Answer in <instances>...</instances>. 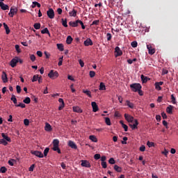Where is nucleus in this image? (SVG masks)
Returning <instances> with one entry per match:
<instances>
[{"instance_id": "35", "label": "nucleus", "mask_w": 178, "mask_h": 178, "mask_svg": "<svg viewBox=\"0 0 178 178\" xmlns=\"http://www.w3.org/2000/svg\"><path fill=\"white\" fill-rule=\"evenodd\" d=\"M33 27L35 29V30H40V29H41V24L35 23L34 24Z\"/></svg>"}, {"instance_id": "28", "label": "nucleus", "mask_w": 178, "mask_h": 178, "mask_svg": "<svg viewBox=\"0 0 178 178\" xmlns=\"http://www.w3.org/2000/svg\"><path fill=\"white\" fill-rule=\"evenodd\" d=\"M120 124H122L123 129H124V131H127V130L129 129V127H127V125H126L122 120L120 121Z\"/></svg>"}, {"instance_id": "2", "label": "nucleus", "mask_w": 178, "mask_h": 178, "mask_svg": "<svg viewBox=\"0 0 178 178\" xmlns=\"http://www.w3.org/2000/svg\"><path fill=\"white\" fill-rule=\"evenodd\" d=\"M130 88L134 92H137L143 88V86H141V84L140 83H132L130 85Z\"/></svg>"}, {"instance_id": "26", "label": "nucleus", "mask_w": 178, "mask_h": 178, "mask_svg": "<svg viewBox=\"0 0 178 178\" xmlns=\"http://www.w3.org/2000/svg\"><path fill=\"white\" fill-rule=\"evenodd\" d=\"M42 34H48L49 37H51V33L48 30V28H44L43 30L41 31Z\"/></svg>"}, {"instance_id": "32", "label": "nucleus", "mask_w": 178, "mask_h": 178, "mask_svg": "<svg viewBox=\"0 0 178 178\" xmlns=\"http://www.w3.org/2000/svg\"><path fill=\"white\" fill-rule=\"evenodd\" d=\"M126 103H127V106H129V108H131V109H133L134 108V104L133 103L130 102V101L127 100Z\"/></svg>"}, {"instance_id": "17", "label": "nucleus", "mask_w": 178, "mask_h": 178, "mask_svg": "<svg viewBox=\"0 0 178 178\" xmlns=\"http://www.w3.org/2000/svg\"><path fill=\"white\" fill-rule=\"evenodd\" d=\"M44 130L46 131H52V127L51 126V124H49V123H45Z\"/></svg>"}, {"instance_id": "1", "label": "nucleus", "mask_w": 178, "mask_h": 178, "mask_svg": "<svg viewBox=\"0 0 178 178\" xmlns=\"http://www.w3.org/2000/svg\"><path fill=\"white\" fill-rule=\"evenodd\" d=\"M124 118H125V120L128 121L129 123H134V124H129L132 130H136V129H138V120H134V117L126 113L124 114Z\"/></svg>"}, {"instance_id": "34", "label": "nucleus", "mask_w": 178, "mask_h": 178, "mask_svg": "<svg viewBox=\"0 0 178 178\" xmlns=\"http://www.w3.org/2000/svg\"><path fill=\"white\" fill-rule=\"evenodd\" d=\"M10 99L13 101V104L16 105L17 104V99H16V96L15 95H13Z\"/></svg>"}, {"instance_id": "36", "label": "nucleus", "mask_w": 178, "mask_h": 178, "mask_svg": "<svg viewBox=\"0 0 178 178\" xmlns=\"http://www.w3.org/2000/svg\"><path fill=\"white\" fill-rule=\"evenodd\" d=\"M53 151H56L58 154H60V149H59V146H53Z\"/></svg>"}, {"instance_id": "19", "label": "nucleus", "mask_w": 178, "mask_h": 178, "mask_svg": "<svg viewBox=\"0 0 178 178\" xmlns=\"http://www.w3.org/2000/svg\"><path fill=\"white\" fill-rule=\"evenodd\" d=\"M173 108H174V106H172V105H170L169 106H168L167 108H166V112H167V113H169V115H172V113H173Z\"/></svg>"}, {"instance_id": "27", "label": "nucleus", "mask_w": 178, "mask_h": 178, "mask_svg": "<svg viewBox=\"0 0 178 178\" xmlns=\"http://www.w3.org/2000/svg\"><path fill=\"white\" fill-rule=\"evenodd\" d=\"M73 41V38H72V36L68 35L67 37V40H66V43L68 44H72V42Z\"/></svg>"}, {"instance_id": "22", "label": "nucleus", "mask_w": 178, "mask_h": 178, "mask_svg": "<svg viewBox=\"0 0 178 178\" xmlns=\"http://www.w3.org/2000/svg\"><path fill=\"white\" fill-rule=\"evenodd\" d=\"M69 15L72 17H76V16H77V10L73 9L71 12L69 13Z\"/></svg>"}, {"instance_id": "12", "label": "nucleus", "mask_w": 178, "mask_h": 178, "mask_svg": "<svg viewBox=\"0 0 178 178\" xmlns=\"http://www.w3.org/2000/svg\"><path fill=\"white\" fill-rule=\"evenodd\" d=\"M92 107V111L93 112H98L99 111V108H98V105L97 104V102H92L91 103Z\"/></svg>"}, {"instance_id": "61", "label": "nucleus", "mask_w": 178, "mask_h": 178, "mask_svg": "<svg viewBox=\"0 0 178 178\" xmlns=\"http://www.w3.org/2000/svg\"><path fill=\"white\" fill-rule=\"evenodd\" d=\"M63 62V57H61V58H59V62L58 63V66H62Z\"/></svg>"}, {"instance_id": "64", "label": "nucleus", "mask_w": 178, "mask_h": 178, "mask_svg": "<svg viewBox=\"0 0 178 178\" xmlns=\"http://www.w3.org/2000/svg\"><path fill=\"white\" fill-rule=\"evenodd\" d=\"M34 167H35L34 164L31 165L29 168V172H33L34 170Z\"/></svg>"}, {"instance_id": "3", "label": "nucleus", "mask_w": 178, "mask_h": 178, "mask_svg": "<svg viewBox=\"0 0 178 178\" xmlns=\"http://www.w3.org/2000/svg\"><path fill=\"white\" fill-rule=\"evenodd\" d=\"M48 76L52 80H55V79L59 77V73H58V71L54 72V70H51L48 74Z\"/></svg>"}, {"instance_id": "50", "label": "nucleus", "mask_w": 178, "mask_h": 178, "mask_svg": "<svg viewBox=\"0 0 178 178\" xmlns=\"http://www.w3.org/2000/svg\"><path fill=\"white\" fill-rule=\"evenodd\" d=\"M94 158L96 161H98V159H101V154H96L94 155Z\"/></svg>"}, {"instance_id": "58", "label": "nucleus", "mask_w": 178, "mask_h": 178, "mask_svg": "<svg viewBox=\"0 0 178 178\" xmlns=\"http://www.w3.org/2000/svg\"><path fill=\"white\" fill-rule=\"evenodd\" d=\"M15 49H16L17 52H18V54H20L21 50H20V46H19V44L15 45Z\"/></svg>"}, {"instance_id": "13", "label": "nucleus", "mask_w": 178, "mask_h": 178, "mask_svg": "<svg viewBox=\"0 0 178 178\" xmlns=\"http://www.w3.org/2000/svg\"><path fill=\"white\" fill-rule=\"evenodd\" d=\"M68 145L70 147V148H72L73 149H77V145L72 140H70L68 142Z\"/></svg>"}, {"instance_id": "29", "label": "nucleus", "mask_w": 178, "mask_h": 178, "mask_svg": "<svg viewBox=\"0 0 178 178\" xmlns=\"http://www.w3.org/2000/svg\"><path fill=\"white\" fill-rule=\"evenodd\" d=\"M114 170H115V172H118V173H120V172H122V168L119 167V165H114Z\"/></svg>"}, {"instance_id": "21", "label": "nucleus", "mask_w": 178, "mask_h": 178, "mask_svg": "<svg viewBox=\"0 0 178 178\" xmlns=\"http://www.w3.org/2000/svg\"><path fill=\"white\" fill-rule=\"evenodd\" d=\"M99 90L100 91H105V90H106V86H105V83L104 82L100 83Z\"/></svg>"}, {"instance_id": "5", "label": "nucleus", "mask_w": 178, "mask_h": 178, "mask_svg": "<svg viewBox=\"0 0 178 178\" xmlns=\"http://www.w3.org/2000/svg\"><path fill=\"white\" fill-rule=\"evenodd\" d=\"M17 8L16 7H11L10 10V13H8L10 17H13L16 13H17Z\"/></svg>"}, {"instance_id": "52", "label": "nucleus", "mask_w": 178, "mask_h": 178, "mask_svg": "<svg viewBox=\"0 0 178 178\" xmlns=\"http://www.w3.org/2000/svg\"><path fill=\"white\" fill-rule=\"evenodd\" d=\"M106 38H107V41H111V40H112V34L107 33L106 34Z\"/></svg>"}, {"instance_id": "53", "label": "nucleus", "mask_w": 178, "mask_h": 178, "mask_svg": "<svg viewBox=\"0 0 178 178\" xmlns=\"http://www.w3.org/2000/svg\"><path fill=\"white\" fill-rule=\"evenodd\" d=\"M102 166L103 168V169H106L108 168V165L106 164V162H102Z\"/></svg>"}, {"instance_id": "24", "label": "nucleus", "mask_w": 178, "mask_h": 178, "mask_svg": "<svg viewBox=\"0 0 178 178\" xmlns=\"http://www.w3.org/2000/svg\"><path fill=\"white\" fill-rule=\"evenodd\" d=\"M89 139L92 141V143H97L98 142V139L97 138V137L94 135H91L89 136Z\"/></svg>"}, {"instance_id": "57", "label": "nucleus", "mask_w": 178, "mask_h": 178, "mask_svg": "<svg viewBox=\"0 0 178 178\" xmlns=\"http://www.w3.org/2000/svg\"><path fill=\"white\" fill-rule=\"evenodd\" d=\"M13 162H16V161L15 159H11L8 161V164L10 165V166H13Z\"/></svg>"}, {"instance_id": "25", "label": "nucleus", "mask_w": 178, "mask_h": 178, "mask_svg": "<svg viewBox=\"0 0 178 178\" xmlns=\"http://www.w3.org/2000/svg\"><path fill=\"white\" fill-rule=\"evenodd\" d=\"M140 79L142 80V83L144 84L145 83H147L148 81V77L147 76H144L143 74H142L140 76Z\"/></svg>"}, {"instance_id": "6", "label": "nucleus", "mask_w": 178, "mask_h": 178, "mask_svg": "<svg viewBox=\"0 0 178 178\" xmlns=\"http://www.w3.org/2000/svg\"><path fill=\"white\" fill-rule=\"evenodd\" d=\"M115 56L116 58H118V56H122V55H123V52L122 51V50L120 49V47H116L115 48Z\"/></svg>"}, {"instance_id": "18", "label": "nucleus", "mask_w": 178, "mask_h": 178, "mask_svg": "<svg viewBox=\"0 0 178 178\" xmlns=\"http://www.w3.org/2000/svg\"><path fill=\"white\" fill-rule=\"evenodd\" d=\"M72 109H73L74 112H76V113H83V110L81 108H80V107H79V106H73Z\"/></svg>"}, {"instance_id": "30", "label": "nucleus", "mask_w": 178, "mask_h": 178, "mask_svg": "<svg viewBox=\"0 0 178 178\" xmlns=\"http://www.w3.org/2000/svg\"><path fill=\"white\" fill-rule=\"evenodd\" d=\"M61 23L64 27H67V19H64L63 18H62Z\"/></svg>"}, {"instance_id": "4", "label": "nucleus", "mask_w": 178, "mask_h": 178, "mask_svg": "<svg viewBox=\"0 0 178 178\" xmlns=\"http://www.w3.org/2000/svg\"><path fill=\"white\" fill-rule=\"evenodd\" d=\"M47 15L49 19H54L55 17V12L54 11V9L49 8L47 11Z\"/></svg>"}, {"instance_id": "49", "label": "nucleus", "mask_w": 178, "mask_h": 178, "mask_svg": "<svg viewBox=\"0 0 178 178\" xmlns=\"http://www.w3.org/2000/svg\"><path fill=\"white\" fill-rule=\"evenodd\" d=\"M15 106H17L19 108H26V104L23 103H19V104H15Z\"/></svg>"}, {"instance_id": "63", "label": "nucleus", "mask_w": 178, "mask_h": 178, "mask_svg": "<svg viewBox=\"0 0 178 178\" xmlns=\"http://www.w3.org/2000/svg\"><path fill=\"white\" fill-rule=\"evenodd\" d=\"M93 25L98 26L99 24V20H95L92 22Z\"/></svg>"}, {"instance_id": "42", "label": "nucleus", "mask_w": 178, "mask_h": 178, "mask_svg": "<svg viewBox=\"0 0 178 178\" xmlns=\"http://www.w3.org/2000/svg\"><path fill=\"white\" fill-rule=\"evenodd\" d=\"M108 163H110L111 165H115L116 163V161H115V159L111 158L108 160Z\"/></svg>"}, {"instance_id": "48", "label": "nucleus", "mask_w": 178, "mask_h": 178, "mask_svg": "<svg viewBox=\"0 0 178 178\" xmlns=\"http://www.w3.org/2000/svg\"><path fill=\"white\" fill-rule=\"evenodd\" d=\"M48 152H49V148L46 147L44 150V156H47L48 155Z\"/></svg>"}, {"instance_id": "10", "label": "nucleus", "mask_w": 178, "mask_h": 178, "mask_svg": "<svg viewBox=\"0 0 178 178\" xmlns=\"http://www.w3.org/2000/svg\"><path fill=\"white\" fill-rule=\"evenodd\" d=\"M18 60L17 57H15V58H13L10 61V66L11 67H16V65H17Z\"/></svg>"}, {"instance_id": "56", "label": "nucleus", "mask_w": 178, "mask_h": 178, "mask_svg": "<svg viewBox=\"0 0 178 178\" xmlns=\"http://www.w3.org/2000/svg\"><path fill=\"white\" fill-rule=\"evenodd\" d=\"M139 151L144 152V151H145V146L144 145H141L139 148Z\"/></svg>"}, {"instance_id": "39", "label": "nucleus", "mask_w": 178, "mask_h": 178, "mask_svg": "<svg viewBox=\"0 0 178 178\" xmlns=\"http://www.w3.org/2000/svg\"><path fill=\"white\" fill-rule=\"evenodd\" d=\"M23 102L24 104H30V102H31V99H30V97H26L24 100Z\"/></svg>"}, {"instance_id": "51", "label": "nucleus", "mask_w": 178, "mask_h": 178, "mask_svg": "<svg viewBox=\"0 0 178 178\" xmlns=\"http://www.w3.org/2000/svg\"><path fill=\"white\" fill-rule=\"evenodd\" d=\"M16 89L17 94H20V92H22V88L20 87V86H17Z\"/></svg>"}, {"instance_id": "59", "label": "nucleus", "mask_w": 178, "mask_h": 178, "mask_svg": "<svg viewBox=\"0 0 178 178\" xmlns=\"http://www.w3.org/2000/svg\"><path fill=\"white\" fill-rule=\"evenodd\" d=\"M79 63L81 67H84V61H83V60L79 59Z\"/></svg>"}, {"instance_id": "16", "label": "nucleus", "mask_w": 178, "mask_h": 178, "mask_svg": "<svg viewBox=\"0 0 178 178\" xmlns=\"http://www.w3.org/2000/svg\"><path fill=\"white\" fill-rule=\"evenodd\" d=\"M1 136L3 137V140H5L7 142L8 141V143L12 142V139H10V138L9 136H8L7 135H6L4 133L1 134Z\"/></svg>"}, {"instance_id": "55", "label": "nucleus", "mask_w": 178, "mask_h": 178, "mask_svg": "<svg viewBox=\"0 0 178 178\" xmlns=\"http://www.w3.org/2000/svg\"><path fill=\"white\" fill-rule=\"evenodd\" d=\"M90 77L92 78L95 76V72L94 71H90L89 72Z\"/></svg>"}, {"instance_id": "14", "label": "nucleus", "mask_w": 178, "mask_h": 178, "mask_svg": "<svg viewBox=\"0 0 178 178\" xmlns=\"http://www.w3.org/2000/svg\"><path fill=\"white\" fill-rule=\"evenodd\" d=\"M80 19H78L75 22H70L69 24L71 27H77L79 24Z\"/></svg>"}, {"instance_id": "44", "label": "nucleus", "mask_w": 178, "mask_h": 178, "mask_svg": "<svg viewBox=\"0 0 178 178\" xmlns=\"http://www.w3.org/2000/svg\"><path fill=\"white\" fill-rule=\"evenodd\" d=\"M131 45L132 48H137V45H138V44L137 43V41H134L131 43Z\"/></svg>"}, {"instance_id": "47", "label": "nucleus", "mask_w": 178, "mask_h": 178, "mask_svg": "<svg viewBox=\"0 0 178 178\" xmlns=\"http://www.w3.org/2000/svg\"><path fill=\"white\" fill-rule=\"evenodd\" d=\"M7 170H8V169L6 168V167H1L0 168L1 173H6Z\"/></svg>"}, {"instance_id": "33", "label": "nucleus", "mask_w": 178, "mask_h": 178, "mask_svg": "<svg viewBox=\"0 0 178 178\" xmlns=\"http://www.w3.org/2000/svg\"><path fill=\"white\" fill-rule=\"evenodd\" d=\"M171 102L174 105H176V104H177V102H176V97H175L174 95H171Z\"/></svg>"}, {"instance_id": "20", "label": "nucleus", "mask_w": 178, "mask_h": 178, "mask_svg": "<svg viewBox=\"0 0 178 178\" xmlns=\"http://www.w3.org/2000/svg\"><path fill=\"white\" fill-rule=\"evenodd\" d=\"M1 77L3 83H8V75L5 72H3Z\"/></svg>"}, {"instance_id": "43", "label": "nucleus", "mask_w": 178, "mask_h": 178, "mask_svg": "<svg viewBox=\"0 0 178 178\" xmlns=\"http://www.w3.org/2000/svg\"><path fill=\"white\" fill-rule=\"evenodd\" d=\"M154 86H155L156 90H157L158 91H161V90H162V88L161 87V86L159 85L156 82L155 83Z\"/></svg>"}, {"instance_id": "8", "label": "nucleus", "mask_w": 178, "mask_h": 178, "mask_svg": "<svg viewBox=\"0 0 178 178\" xmlns=\"http://www.w3.org/2000/svg\"><path fill=\"white\" fill-rule=\"evenodd\" d=\"M81 166L83 168H91V164L87 160H81Z\"/></svg>"}, {"instance_id": "62", "label": "nucleus", "mask_w": 178, "mask_h": 178, "mask_svg": "<svg viewBox=\"0 0 178 178\" xmlns=\"http://www.w3.org/2000/svg\"><path fill=\"white\" fill-rule=\"evenodd\" d=\"M36 54L38 55V56H39L40 58L42 57V51H38L36 52Z\"/></svg>"}, {"instance_id": "54", "label": "nucleus", "mask_w": 178, "mask_h": 178, "mask_svg": "<svg viewBox=\"0 0 178 178\" xmlns=\"http://www.w3.org/2000/svg\"><path fill=\"white\" fill-rule=\"evenodd\" d=\"M24 124L25 126H29V124H30V120H29V119H25L24 120Z\"/></svg>"}, {"instance_id": "7", "label": "nucleus", "mask_w": 178, "mask_h": 178, "mask_svg": "<svg viewBox=\"0 0 178 178\" xmlns=\"http://www.w3.org/2000/svg\"><path fill=\"white\" fill-rule=\"evenodd\" d=\"M32 155H35V156H38V158H44V154L42 152L40 151H32L31 152Z\"/></svg>"}, {"instance_id": "9", "label": "nucleus", "mask_w": 178, "mask_h": 178, "mask_svg": "<svg viewBox=\"0 0 178 178\" xmlns=\"http://www.w3.org/2000/svg\"><path fill=\"white\" fill-rule=\"evenodd\" d=\"M147 48L149 55H154L155 54V49H154L151 44H147Z\"/></svg>"}, {"instance_id": "15", "label": "nucleus", "mask_w": 178, "mask_h": 178, "mask_svg": "<svg viewBox=\"0 0 178 178\" xmlns=\"http://www.w3.org/2000/svg\"><path fill=\"white\" fill-rule=\"evenodd\" d=\"M85 47H90V45H92V40L91 39L88 38L83 42Z\"/></svg>"}, {"instance_id": "60", "label": "nucleus", "mask_w": 178, "mask_h": 178, "mask_svg": "<svg viewBox=\"0 0 178 178\" xmlns=\"http://www.w3.org/2000/svg\"><path fill=\"white\" fill-rule=\"evenodd\" d=\"M30 59L32 62H35V56L34 54H31L30 56Z\"/></svg>"}, {"instance_id": "41", "label": "nucleus", "mask_w": 178, "mask_h": 178, "mask_svg": "<svg viewBox=\"0 0 178 178\" xmlns=\"http://www.w3.org/2000/svg\"><path fill=\"white\" fill-rule=\"evenodd\" d=\"M53 146H59V140L54 139L53 140Z\"/></svg>"}, {"instance_id": "37", "label": "nucleus", "mask_w": 178, "mask_h": 178, "mask_svg": "<svg viewBox=\"0 0 178 178\" xmlns=\"http://www.w3.org/2000/svg\"><path fill=\"white\" fill-rule=\"evenodd\" d=\"M147 145L149 147V148H151L152 147H155V143L153 142L147 141Z\"/></svg>"}, {"instance_id": "40", "label": "nucleus", "mask_w": 178, "mask_h": 178, "mask_svg": "<svg viewBox=\"0 0 178 178\" xmlns=\"http://www.w3.org/2000/svg\"><path fill=\"white\" fill-rule=\"evenodd\" d=\"M105 123L107 124V126H111V119L109 118H105Z\"/></svg>"}, {"instance_id": "23", "label": "nucleus", "mask_w": 178, "mask_h": 178, "mask_svg": "<svg viewBox=\"0 0 178 178\" xmlns=\"http://www.w3.org/2000/svg\"><path fill=\"white\" fill-rule=\"evenodd\" d=\"M35 6H37L38 8H41V4L37 1H33L32 3V6H31V8L33 9H34V8H35Z\"/></svg>"}, {"instance_id": "38", "label": "nucleus", "mask_w": 178, "mask_h": 178, "mask_svg": "<svg viewBox=\"0 0 178 178\" xmlns=\"http://www.w3.org/2000/svg\"><path fill=\"white\" fill-rule=\"evenodd\" d=\"M57 48L58 49H59V51H64L63 44H57Z\"/></svg>"}, {"instance_id": "45", "label": "nucleus", "mask_w": 178, "mask_h": 178, "mask_svg": "<svg viewBox=\"0 0 178 178\" xmlns=\"http://www.w3.org/2000/svg\"><path fill=\"white\" fill-rule=\"evenodd\" d=\"M0 144L8 145V142L5 139H0Z\"/></svg>"}, {"instance_id": "11", "label": "nucleus", "mask_w": 178, "mask_h": 178, "mask_svg": "<svg viewBox=\"0 0 178 178\" xmlns=\"http://www.w3.org/2000/svg\"><path fill=\"white\" fill-rule=\"evenodd\" d=\"M0 8L2 10H9V6L5 4L2 1H0Z\"/></svg>"}, {"instance_id": "46", "label": "nucleus", "mask_w": 178, "mask_h": 178, "mask_svg": "<svg viewBox=\"0 0 178 178\" xmlns=\"http://www.w3.org/2000/svg\"><path fill=\"white\" fill-rule=\"evenodd\" d=\"M38 77H39L38 74L34 75L32 79V82L34 83L35 81H38Z\"/></svg>"}, {"instance_id": "31", "label": "nucleus", "mask_w": 178, "mask_h": 178, "mask_svg": "<svg viewBox=\"0 0 178 178\" xmlns=\"http://www.w3.org/2000/svg\"><path fill=\"white\" fill-rule=\"evenodd\" d=\"M83 94H86V95H88V97H89V98H91L92 97L91 95V91H90V90H83Z\"/></svg>"}]
</instances>
